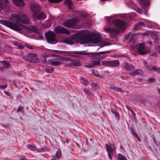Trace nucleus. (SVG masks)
Wrapping results in <instances>:
<instances>
[{
	"instance_id": "393cba45",
	"label": "nucleus",
	"mask_w": 160,
	"mask_h": 160,
	"mask_svg": "<svg viewBox=\"0 0 160 160\" xmlns=\"http://www.w3.org/2000/svg\"><path fill=\"white\" fill-rule=\"evenodd\" d=\"M64 3L66 4L67 5L68 8L69 9H72V4L71 0H65Z\"/></svg>"
},
{
	"instance_id": "58836bf2",
	"label": "nucleus",
	"mask_w": 160,
	"mask_h": 160,
	"mask_svg": "<svg viewBox=\"0 0 160 160\" xmlns=\"http://www.w3.org/2000/svg\"><path fill=\"white\" fill-rule=\"evenodd\" d=\"M110 88L111 89L117 91H120V88H119L115 87H111Z\"/></svg>"
},
{
	"instance_id": "c756f323",
	"label": "nucleus",
	"mask_w": 160,
	"mask_h": 160,
	"mask_svg": "<svg viewBox=\"0 0 160 160\" xmlns=\"http://www.w3.org/2000/svg\"><path fill=\"white\" fill-rule=\"evenodd\" d=\"M2 64L5 66L7 68H10L11 66L9 62L5 61L2 62Z\"/></svg>"
},
{
	"instance_id": "680f3d73",
	"label": "nucleus",
	"mask_w": 160,
	"mask_h": 160,
	"mask_svg": "<svg viewBox=\"0 0 160 160\" xmlns=\"http://www.w3.org/2000/svg\"><path fill=\"white\" fill-rule=\"evenodd\" d=\"M20 160H26V159L25 158H20Z\"/></svg>"
},
{
	"instance_id": "c85d7f7f",
	"label": "nucleus",
	"mask_w": 160,
	"mask_h": 160,
	"mask_svg": "<svg viewBox=\"0 0 160 160\" xmlns=\"http://www.w3.org/2000/svg\"><path fill=\"white\" fill-rule=\"evenodd\" d=\"M28 148L31 150L34 151L36 149V146L34 145H29L27 146Z\"/></svg>"
},
{
	"instance_id": "a878e982",
	"label": "nucleus",
	"mask_w": 160,
	"mask_h": 160,
	"mask_svg": "<svg viewBox=\"0 0 160 160\" xmlns=\"http://www.w3.org/2000/svg\"><path fill=\"white\" fill-rule=\"evenodd\" d=\"M27 56L28 57L31 58V59H30V61L32 60V59H33L35 58H36L37 56V55L35 53H29L27 55Z\"/></svg>"
},
{
	"instance_id": "c03bdc74",
	"label": "nucleus",
	"mask_w": 160,
	"mask_h": 160,
	"mask_svg": "<svg viewBox=\"0 0 160 160\" xmlns=\"http://www.w3.org/2000/svg\"><path fill=\"white\" fill-rule=\"evenodd\" d=\"M92 87L94 89H96L97 86V84L95 82H92Z\"/></svg>"
},
{
	"instance_id": "cd10ccee",
	"label": "nucleus",
	"mask_w": 160,
	"mask_h": 160,
	"mask_svg": "<svg viewBox=\"0 0 160 160\" xmlns=\"http://www.w3.org/2000/svg\"><path fill=\"white\" fill-rule=\"evenodd\" d=\"M26 28L28 30L35 32L36 30V28L34 26H31L26 27Z\"/></svg>"
},
{
	"instance_id": "4c0bfd02",
	"label": "nucleus",
	"mask_w": 160,
	"mask_h": 160,
	"mask_svg": "<svg viewBox=\"0 0 160 160\" xmlns=\"http://www.w3.org/2000/svg\"><path fill=\"white\" fill-rule=\"evenodd\" d=\"M83 91L85 93L88 95H90L91 94L90 91L87 88H84Z\"/></svg>"
},
{
	"instance_id": "0eeeda50",
	"label": "nucleus",
	"mask_w": 160,
	"mask_h": 160,
	"mask_svg": "<svg viewBox=\"0 0 160 160\" xmlns=\"http://www.w3.org/2000/svg\"><path fill=\"white\" fill-rule=\"evenodd\" d=\"M119 61L118 60L102 61V65L110 67H116L119 64Z\"/></svg>"
},
{
	"instance_id": "774afa93",
	"label": "nucleus",
	"mask_w": 160,
	"mask_h": 160,
	"mask_svg": "<svg viewBox=\"0 0 160 160\" xmlns=\"http://www.w3.org/2000/svg\"><path fill=\"white\" fill-rule=\"evenodd\" d=\"M149 44L150 45H152V42H151V41H150L149 42Z\"/></svg>"
},
{
	"instance_id": "bb28decb",
	"label": "nucleus",
	"mask_w": 160,
	"mask_h": 160,
	"mask_svg": "<svg viewBox=\"0 0 160 160\" xmlns=\"http://www.w3.org/2000/svg\"><path fill=\"white\" fill-rule=\"evenodd\" d=\"M109 52L108 51H102L98 52V53H91L90 54L93 56H98V55H97L98 54H104L105 53H107L108 52Z\"/></svg>"
},
{
	"instance_id": "8fccbe9b",
	"label": "nucleus",
	"mask_w": 160,
	"mask_h": 160,
	"mask_svg": "<svg viewBox=\"0 0 160 160\" xmlns=\"http://www.w3.org/2000/svg\"><path fill=\"white\" fill-rule=\"evenodd\" d=\"M148 81L149 82H154V81H155V79L154 78H149L148 79Z\"/></svg>"
},
{
	"instance_id": "052dcab7",
	"label": "nucleus",
	"mask_w": 160,
	"mask_h": 160,
	"mask_svg": "<svg viewBox=\"0 0 160 160\" xmlns=\"http://www.w3.org/2000/svg\"><path fill=\"white\" fill-rule=\"evenodd\" d=\"M145 35H146V33H141V35L142 36H144Z\"/></svg>"
},
{
	"instance_id": "49530a36",
	"label": "nucleus",
	"mask_w": 160,
	"mask_h": 160,
	"mask_svg": "<svg viewBox=\"0 0 160 160\" xmlns=\"http://www.w3.org/2000/svg\"><path fill=\"white\" fill-rule=\"evenodd\" d=\"M136 11L139 14H142V9L138 8L136 10Z\"/></svg>"
},
{
	"instance_id": "c9c22d12",
	"label": "nucleus",
	"mask_w": 160,
	"mask_h": 160,
	"mask_svg": "<svg viewBox=\"0 0 160 160\" xmlns=\"http://www.w3.org/2000/svg\"><path fill=\"white\" fill-rule=\"evenodd\" d=\"M112 113H113L114 114L115 117L118 118V119H119V114L117 112L115 111H113V110H112Z\"/></svg>"
},
{
	"instance_id": "9d476101",
	"label": "nucleus",
	"mask_w": 160,
	"mask_h": 160,
	"mask_svg": "<svg viewBox=\"0 0 160 160\" xmlns=\"http://www.w3.org/2000/svg\"><path fill=\"white\" fill-rule=\"evenodd\" d=\"M46 14L43 12H38L32 14V18L35 20H42L46 18Z\"/></svg>"
},
{
	"instance_id": "a211bd4d",
	"label": "nucleus",
	"mask_w": 160,
	"mask_h": 160,
	"mask_svg": "<svg viewBox=\"0 0 160 160\" xmlns=\"http://www.w3.org/2000/svg\"><path fill=\"white\" fill-rule=\"evenodd\" d=\"M81 66V63L80 61L78 60H71V64L67 66L68 67H70L72 66Z\"/></svg>"
},
{
	"instance_id": "473e14b6",
	"label": "nucleus",
	"mask_w": 160,
	"mask_h": 160,
	"mask_svg": "<svg viewBox=\"0 0 160 160\" xmlns=\"http://www.w3.org/2000/svg\"><path fill=\"white\" fill-rule=\"evenodd\" d=\"M79 15L80 16L84 18H86L88 15V14L86 12H80L79 13Z\"/></svg>"
},
{
	"instance_id": "e2e57ef3",
	"label": "nucleus",
	"mask_w": 160,
	"mask_h": 160,
	"mask_svg": "<svg viewBox=\"0 0 160 160\" xmlns=\"http://www.w3.org/2000/svg\"><path fill=\"white\" fill-rule=\"evenodd\" d=\"M152 55L155 57L156 56V54L155 53H153V54H152Z\"/></svg>"
},
{
	"instance_id": "13d9d810",
	"label": "nucleus",
	"mask_w": 160,
	"mask_h": 160,
	"mask_svg": "<svg viewBox=\"0 0 160 160\" xmlns=\"http://www.w3.org/2000/svg\"><path fill=\"white\" fill-rule=\"evenodd\" d=\"M133 135L136 138H137V137H138V134L136 132L134 133V134H133Z\"/></svg>"
},
{
	"instance_id": "2eb2a0df",
	"label": "nucleus",
	"mask_w": 160,
	"mask_h": 160,
	"mask_svg": "<svg viewBox=\"0 0 160 160\" xmlns=\"http://www.w3.org/2000/svg\"><path fill=\"white\" fill-rule=\"evenodd\" d=\"M143 65L148 70L152 71L153 70L155 72L160 73V68H157V67H151L147 65V62L146 61L143 62Z\"/></svg>"
},
{
	"instance_id": "1a4fd4ad",
	"label": "nucleus",
	"mask_w": 160,
	"mask_h": 160,
	"mask_svg": "<svg viewBox=\"0 0 160 160\" xmlns=\"http://www.w3.org/2000/svg\"><path fill=\"white\" fill-rule=\"evenodd\" d=\"M78 22L77 18H73L72 19L65 20L63 22L64 25L67 27L70 28L75 25Z\"/></svg>"
},
{
	"instance_id": "6e6d98bb",
	"label": "nucleus",
	"mask_w": 160,
	"mask_h": 160,
	"mask_svg": "<svg viewBox=\"0 0 160 160\" xmlns=\"http://www.w3.org/2000/svg\"><path fill=\"white\" fill-rule=\"evenodd\" d=\"M120 17H121V18H126L125 15H123V14H121Z\"/></svg>"
},
{
	"instance_id": "5fc2aeb1",
	"label": "nucleus",
	"mask_w": 160,
	"mask_h": 160,
	"mask_svg": "<svg viewBox=\"0 0 160 160\" xmlns=\"http://www.w3.org/2000/svg\"><path fill=\"white\" fill-rule=\"evenodd\" d=\"M18 48L20 49H22L24 48V46L22 45H19L18 46Z\"/></svg>"
},
{
	"instance_id": "72a5a7b5",
	"label": "nucleus",
	"mask_w": 160,
	"mask_h": 160,
	"mask_svg": "<svg viewBox=\"0 0 160 160\" xmlns=\"http://www.w3.org/2000/svg\"><path fill=\"white\" fill-rule=\"evenodd\" d=\"M151 36L152 38L154 40L157 39V34L155 32L152 33L151 34Z\"/></svg>"
},
{
	"instance_id": "2f4dec72",
	"label": "nucleus",
	"mask_w": 160,
	"mask_h": 160,
	"mask_svg": "<svg viewBox=\"0 0 160 160\" xmlns=\"http://www.w3.org/2000/svg\"><path fill=\"white\" fill-rule=\"evenodd\" d=\"M30 62L35 63H38L39 62L40 60L38 58H33V59H32V60H31Z\"/></svg>"
},
{
	"instance_id": "6ab92c4d",
	"label": "nucleus",
	"mask_w": 160,
	"mask_h": 160,
	"mask_svg": "<svg viewBox=\"0 0 160 160\" xmlns=\"http://www.w3.org/2000/svg\"><path fill=\"white\" fill-rule=\"evenodd\" d=\"M30 7L31 10L34 13L38 12L40 8V7L36 4L32 3L30 5Z\"/></svg>"
},
{
	"instance_id": "f8f14e48",
	"label": "nucleus",
	"mask_w": 160,
	"mask_h": 160,
	"mask_svg": "<svg viewBox=\"0 0 160 160\" xmlns=\"http://www.w3.org/2000/svg\"><path fill=\"white\" fill-rule=\"evenodd\" d=\"M49 61L51 65L56 66L63 63L62 60L59 58H53L49 59Z\"/></svg>"
},
{
	"instance_id": "864d4df0",
	"label": "nucleus",
	"mask_w": 160,
	"mask_h": 160,
	"mask_svg": "<svg viewBox=\"0 0 160 160\" xmlns=\"http://www.w3.org/2000/svg\"><path fill=\"white\" fill-rule=\"evenodd\" d=\"M69 56H70V57H78V55H76V54H71V55H69Z\"/></svg>"
},
{
	"instance_id": "bf43d9fd",
	"label": "nucleus",
	"mask_w": 160,
	"mask_h": 160,
	"mask_svg": "<svg viewBox=\"0 0 160 160\" xmlns=\"http://www.w3.org/2000/svg\"><path fill=\"white\" fill-rule=\"evenodd\" d=\"M136 138L139 141V142H141V140L139 136L137 137Z\"/></svg>"
},
{
	"instance_id": "20e7f679",
	"label": "nucleus",
	"mask_w": 160,
	"mask_h": 160,
	"mask_svg": "<svg viewBox=\"0 0 160 160\" xmlns=\"http://www.w3.org/2000/svg\"><path fill=\"white\" fill-rule=\"evenodd\" d=\"M137 53L142 55L147 54L148 53V48L144 43H140L136 46Z\"/></svg>"
},
{
	"instance_id": "ea45409f",
	"label": "nucleus",
	"mask_w": 160,
	"mask_h": 160,
	"mask_svg": "<svg viewBox=\"0 0 160 160\" xmlns=\"http://www.w3.org/2000/svg\"><path fill=\"white\" fill-rule=\"evenodd\" d=\"M26 46L28 48L30 49H32L35 48V47L34 46L30 45L26 43Z\"/></svg>"
},
{
	"instance_id": "79ce46f5",
	"label": "nucleus",
	"mask_w": 160,
	"mask_h": 160,
	"mask_svg": "<svg viewBox=\"0 0 160 160\" xmlns=\"http://www.w3.org/2000/svg\"><path fill=\"white\" fill-rule=\"evenodd\" d=\"M61 59L62 60V61H63V60H64L65 61H71V60H72L70 58H68V57H63V58L62 59Z\"/></svg>"
},
{
	"instance_id": "39448f33",
	"label": "nucleus",
	"mask_w": 160,
	"mask_h": 160,
	"mask_svg": "<svg viewBox=\"0 0 160 160\" xmlns=\"http://www.w3.org/2000/svg\"><path fill=\"white\" fill-rule=\"evenodd\" d=\"M45 37L47 42L51 44H55L57 42L56 39V34L52 32L49 31L45 33Z\"/></svg>"
},
{
	"instance_id": "4d7b16f0",
	"label": "nucleus",
	"mask_w": 160,
	"mask_h": 160,
	"mask_svg": "<svg viewBox=\"0 0 160 160\" xmlns=\"http://www.w3.org/2000/svg\"><path fill=\"white\" fill-rule=\"evenodd\" d=\"M138 35V36H139V35H141V33H140V32H138V33H137L135 34L134 35V37H136V35Z\"/></svg>"
},
{
	"instance_id": "de8ad7c7",
	"label": "nucleus",
	"mask_w": 160,
	"mask_h": 160,
	"mask_svg": "<svg viewBox=\"0 0 160 160\" xmlns=\"http://www.w3.org/2000/svg\"><path fill=\"white\" fill-rule=\"evenodd\" d=\"M131 34V32L128 33L127 35H126L125 37V39H128L129 38Z\"/></svg>"
},
{
	"instance_id": "dca6fc26",
	"label": "nucleus",
	"mask_w": 160,
	"mask_h": 160,
	"mask_svg": "<svg viewBox=\"0 0 160 160\" xmlns=\"http://www.w3.org/2000/svg\"><path fill=\"white\" fill-rule=\"evenodd\" d=\"M121 33L124 32L128 28V23L125 21L121 19L120 22Z\"/></svg>"
},
{
	"instance_id": "5701e85b",
	"label": "nucleus",
	"mask_w": 160,
	"mask_h": 160,
	"mask_svg": "<svg viewBox=\"0 0 160 160\" xmlns=\"http://www.w3.org/2000/svg\"><path fill=\"white\" fill-rule=\"evenodd\" d=\"M80 79L81 81V82L84 84L85 86H87L88 84V82L87 79H85L83 77H80Z\"/></svg>"
},
{
	"instance_id": "3c124183",
	"label": "nucleus",
	"mask_w": 160,
	"mask_h": 160,
	"mask_svg": "<svg viewBox=\"0 0 160 160\" xmlns=\"http://www.w3.org/2000/svg\"><path fill=\"white\" fill-rule=\"evenodd\" d=\"M7 85H1L0 86V89H4L7 88Z\"/></svg>"
},
{
	"instance_id": "603ef678",
	"label": "nucleus",
	"mask_w": 160,
	"mask_h": 160,
	"mask_svg": "<svg viewBox=\"0 0 160 160\" xmlns=\"http://www.w3.org/2000/svg\"><path fill=\"white\" fill-rule=\"evenodd\" d=\"M121 160H127L125 157L121 154Z\"/></svg>"
},
{
	"instance_id": "338daca9",
	"label": "nucleus",
	"mask_w": 160,
	"mask_h": 160,
	"mask_svg": "<svg viewBox=\"0 0 160 160\" xmlns=\"http://www.w3.org/2000/svg\"><path fill=\"white\" fill-rule=\"evenodd\" d=\"M158 92L160 94V89H158Z\"/></svg>"
},
{
	"instance_id": "9b49d317",
	"label": "nucleus",
	"mask_w": 160,
	"mask_h": 160,
	"mask_svg": "<svg viewBox=\"0 0 160 160\" xmlns=\"http://www.w3.org/2000/svg\"><path fill=\"white\" fill-rule=\"evenodd\" d=\"M55 32L57 34L65 33L69 35L71 32L69 30H68L62 27H57L54 29Z\"/></svg>"
},
{
	"instance_id": "09e8293b",
	"label": "nucleus",
	"mask_w": 160,
	"mask_h": 160,
	"mask_svg": "<svg viewBox=\"0 0 160 160\" xmlns=\"http://www.w3.org/2000/svg\"><path fill=\"white\" fill-rule=\"evenodd\" d=\"M86 68H93V66L91 64L86 65H85Z\"/></svg>"
},
{
	"instance_id": "0e129e2a",
	"label": "nucleus",
	"mask_w": 160,
	"mask_h": 160,
	"mask_svg": "<svg viewBox=\"0 0 160 160\" xmlns=\"http://www.w3.org/2000/svg\"><path fill=\"white\" fill-rule=\"evenodd\" d=\"M4 93L8 95H9L8 92H4Z\"/></svg>"
},
{
	"instance_id": "37998d69",
	"label": "nucleus",
	"mask_w": 160,
	"mask_h": 160,
	"mask_svg": "<svg viewBox=\"0 0 160 160\" xmlns=\"http://www.w3.org/2000/svg\"><path fill=\"white\" fill-rule=\"evenodd\" d=\"M127 108L128 109L130 110V111L132 113V115L133 117H134L135 116H136L135 113V112H134V111H133V110L132 109H131L130 108H128V107H127Z\"/></svg>"
},
{
	"instance_id": "a18cd8bd",
	"label": "nucleus",
	"mask_w": 160,
	"mask_h": 160,
	"mask_svg": "<svg viewBox=\"0 0 160 160\" xmlns=\"http://www.w3.org/2000/svg\"><path fill=\"white\" fill-rule=\"evenodd\" d=\"M156 49L157 51L160 54V46H158L156 47Z\"/></svg>"
},
{
	"instance_id": "7c9ffc66",
	"label": "nucleus",
	"mask_w": 160,
	"mask_h": 160,
	"mask_svg": "<svg viewBox=\"0 0 160 160\" xmlns=\"http://www.w3.org/2000/svg\"><path fill=\"white\" fill-rule=\"evenodd\" d=\"M141 71L140 69H136L133 72H131L130 74L132 75H137L140 73Z\"/></svg>"
},
{
	"instance_id": "f257e3e1",
	"label": "nucleus",
	"mask_w": 160,
	"mask_h": 160,
	"mask_svg": "<svg viewBox=\"0 0 160 160\" xmlns=\"http://www.w3.org/2000/svg\"><path fill=\"white\" fill-rule=\"evenodd\" d=\"M90 33H87L86 31L83 30L78 31L76 34L71 35L69 38L60 41V42L72 45L75 42L82 41L84 43H99L100 40L99 38H96L93 39Z\"/></svg>"
},
{
	"instance_id": "412c9836",
	"label": "nucleus",
	"mask_w": 160,
	"mask_h": 160,
	"mask_svg": "<svg viewBox=\"0 0 160 160\" xmlns=\"http://www.w3.org/2000/svg\"><path fill=\"white\" fill-rule=\"evenodd\" d=\"M145 25L143 22H139L136 24L134 26V28L132 29V31H137L139 29H141L142 26Z\"/></svg>"
},
{
	"instance_id": "423d86ee",
	"label": "nucleus",
	"mask_w": 160,
	"mask_h": 160,
	"mask_svg": "<svg viewBox=\"0 0 160 160\" xmlns=\"http://www.w3.org/2000/svg\"><path fill=\"white\" fill-rule=\"evenodd\" d=\"M106 148L108 153L109 158L110 159H112V156L115 154V147L113 144H105Z\"/></svg>"
},
{
	"instance_id": "69168bd1",
	"label": "nucleus",
	"mask_w": 160,
	"mask_h": 160,
	"mask_svg": "<svg viewBox=\"0 0 160 160\" xmlns=\"http://www.w3.org/2000/svg\"><path fill=\"white\" fill-rule=\"evenodd\" d=\"M120 153L118 154V158L119 160H120Z\"/></svg>"
},
{
	"instance_id": "ddd939ff",
	"label": "nucleus",
	"mask_w": 160,
	"mask_h": 160,
	"mask_svg": "<svg viewBox=\"0 0 160 160\" xmlns=\"http://www.w3.org/2000/svg\"><path fill=\"white\" fill-rule=\"evenodd\" d=\"M105 56H103L96 58L91 61V62L92 63L91 64L93 66V68L96 65H99L100 64V61L105 58Z\"/></svg>"
},
{
	"instance_id": "4468645a",
	"label": "nucleus",
	"mask_w": 160,
	"mask_h": 160,
	"mask_svg": "<svg viewBox=\"0 0 160 160\" xmlns=\"http://www.w3.org/2000/svg\"><path fill=\"white\" fill-rule=\"evenodd\" d=\"M8 2V0H0V9L7 12L8 9L6 8Z\"/></svg>"
},
{
	"instance_id": "f3484780",
	"label": "nucleus",
	"mask_w": 160,
	"mask_h": 160,
	"mask_svg": "<svg viewBox=\"0 0 160 160\" xmlns=\"http://www.w3.org/2000/svg\"><path fill=\"white\" fill-rule=\"evenodd\" d=\"M52 158L51 160H57L60 159L62 157L61 151L59 149H58V151L56 152L55 155L52 156Z\"/></svg>"
},
{
	"instance_id": "a19ab883",
	"label": "nucleus",
	"mask_w": 160,
	"mask_h": 160,
	"mask_svg": "<svg viewBox=\"0 0 160 160\" xmlns=\"http://www.w3.org/2000/svg\"><path fill=\"white\" fill-rule=\"evenodd\" d=\"M23 107L21 106H19L18 109L17 110V112H19L21 111L22 110H23Z\"/></svg>"
},
{
	"instance_id": "6e6552de",
	"label": "nucleus",
	"mask_w": 160,
	"mask_h": 160,
	"mask_svg": "<svg viewBox=\"0 0 160 160\" xmlns=\"http://www.w3.org/2000/svg\"><path fill=\"white\" fill-rule=\"evenodd\" d=\"M4 25L7 27L15 31H21L22 28L16 24L8 21L4 22Z\"/></svg>"
},
{
	"instance_id": "7ed1b4c3",
	"label": "nucleus",
	"mask_w": 160,
	"mask_h": 160,
	"mask_svg": "<svg viewBox=\"0 0 160 160\" xmlns=\"http://www.w3.org/2000/svg\"><path fill=\"white\" fill-rule=\"evenodd\" d=\"M10 20L16 23L19 25L21 26L20 23H22L26 24H31L28 18L23 14H12L10 18Z\"/></svg>"
},
{
	"instance_id": "e433bc0d",
	"label": "nucleus",
	"mask_w": 160,
	"mask_h": 160,
	"mask_svg": "<svg viewBox=\"0 0 160 160\" xmlns=\"http://www.w3.org/2000/svg\"><path fill=\"white\" fill-rule=\"evenodd\" d=\"M48 1L51 3H57L60 2L61 0H48Z\"/></svg>"
},
{
	"instance_id": "b1692460",
	"label": "nucleus",
	"mask_w": 160,
	"mask_h": 160,
	"mask_svg": "<svg viewBox=\"0 0 160 160\" xmlns=\"http://www.w3.org/2000/svg\"><path fill=\"white\" fill-rule=\"evenodd\" d=\"M45 70L46 72L49 74L52 73L54 71L53 68L51 67H47Z\"/></svg>"
},
{
	"instance_id": "aec40b11",
	"label": "nucleus",
	"mask_w": 160,
	"mask_h": 160,
	"mask_svg": "<svg viewBox=\"0 0 160 160\" xmlns=\"http://www.w3.org/2000/svg\"><path fill=\"white\" fill-rule=\"evenodd\" d=\"M139 3L142 7H147L150 4V0H138Z\"/></svg>"
},
{
	"instance_id": "4be33fe9",
	"label": "nucleus",
	"mask_w": 160,
	"mask_h": 160,
	"mask_svg": "<svg viewBox=\"0 0 160 160\" xmlns=\"http://www.w3.org/2000/svg\"><path fill=\"white\" fill-rule=\"evenodd\" d=\"M123 66L124 68L128 70L132 71L134 69L133 66L129 64L127 62L123 63Z\"/></svg>"
},
{
	"instance_id": "f704fd0d",
	"label": "nucleus",
	"mask_w": 160,
	"mask_h": 160,
	"mask_svg": "<svg viewBox=\"0 0 160 160\" xmlns=\"http://www.w3.org/2000/svg\"><path fill=\"white\" fill-rule=\"evenodd\" d=\"M51 26V23L48 22H46V23H44L43 24V27L46 28H48L50 27Z\"/></svg>"
},
{
	"instance_id": "f03ea898",
	"label": "nucleus",
	"mask_w": 160,
	"mask_h": 160,
	"mask_svg": "<svg viewBox=\"0 0 160 160\" xmlns=\"http://www.w3.org/2000/svg\"><path fill=\"white\" fill-rule=\"evenodd\" d=\"M117 15L112 17H108L107 20L109 22H111L114 24L115 26L118 27V29L116 30L113 28H111L109 27H104V30L106 32H108L111 34H112L115 36L118 34L120 31V20L117 18Z\"/></svg>"
}]
</instances>
